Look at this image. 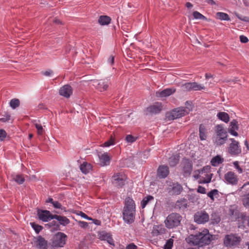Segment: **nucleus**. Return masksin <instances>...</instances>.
Instances as JSON below:
<instances>
[{"label":"nucleus","instance_id":"nucleus-1","mask_svg":"<svg viewBox=\"0 0 249 249\" xmlns=\"http://www.w3.org/2000/svg\"><path fill=\"white\" fill-rule=\"evenodd\" d=\"M212 240V235L206 229L195 234H190L186 238V241L189 244L199 247L209 245Z\"/></svg>","mask_w":249,"mask_h":249},{"label":"nucleus","instance_id":"nucleus-2","mask_svg":"<svg viewBox=\"0 0 249 249\" xmlns=\"http://www.w3.org/2000/svg\"><path fill=\"white\" fill-rule=\"evenodd\" d=\"M136 215V204L133 199L126 197L124 200V206L122 210L123 219L127 224L134 222Z\"/></svg>","mask_w":249,"mask_h":249},{"label":"nucleus","instance_id":"nucleus-3","mask_svg":"<svg viewBox=\"0 0 249 249\" xmlns=\"http://www.w3.org/2000/svg\"><path fill=\"white\" fill-rule=\"evenodd\" d=\"M215 132L216 138L215 143L217 146L224 144L228 140V131L224 128L223 124H217L215 126Z\"/></svg>","mask_w":249,"mask_h":249},{"label":"nucleus","instance_id":"nucleus-4","mask_svg":"<svg viewBox=\"0 0 249 249\" xmlns=\"http://www.w3.org/2000/svg\"><path fill=\"white\" fill-rule=\"evenodd\" d=\"M181 220L182 217L179 213H172L167 216L164 224L167 229H173L180 225Z\"/></svg>","mask_w":249,"mask_h":249},{"label":"nucleus","instance_id":"nucleus-5","mask_svg":"<svg viewBox=\"0 0 249 249\" xmlns=\"http://www.w3.org/2000/svg\"><path fill=\"white\" fill-rule=\"evenodd\" d=\"M111 76H108L102 79H95L91 80L93 86L100 92L107 91L111 84Z\"/></svg>","mask_w":249,"mask_h":249},{"label":"nucleus","instance_id":"nucleus-6","mask_svg":"<svg viewBox=\"0 0 249 249\" xmlns=\"http://www.w3.org/2000/svg\"><path fill=\"white\" fill-rule=\"evenodd\" d=\"M241 241L240 236L236 234L230 233L226 234L223 239L224 245L227 248H232L238 246Z\"/></svg>","mask_w":249,"mask_h":249},{"label":"nucleus","instance_id":"nucleus-7","mask_svg":"<svg viewBox=\"0 0 249 249\" xmlns=\"http://www.w3.org/2000/svg\"><path fill=\"white\" fill-rule=\"evenodd\" d=\"M126 177L121 173H118L112 177V183L117 188H123L127 182Z\"/></svg>","mask_w":249,"mask_h":249},{"label":"nucleus","instance_id":"nucleus-8","mask_svg":"<svg viewBox=\"0 0 249 249\" xmlns=\"http://www.w3.org/2000/svg\"><path fill=\"white\" fill-rule=\"evenodd\" d=\"M231 143L228 147V152L231 156H237L241 153V148L239 142L233 138L229 139Z\"/></svg>","mask_w":249,"mask_h":249},{"label":"nucleus","instance_id":"nucleus-9","mask_svg":"<svg viewBox=\"0 0 249 249\" xmlns=\"http://www.w3.org/2000/svg\"><path fill=\"white\" fill-rule=\"evenodd\" d=\"M67 236L62 232H58L52 239V245L55 247H62L66 243Z\"/></svg>","mask_w":249,"mask_h":249},{"label":"nucleus","instance_id":"nucleus-10","mask_svg":"<svg viewBox=\"0 0 249 249\" xmlns=\"http://www.w3.org/2000/svg\"><path fill=\"white\" fill-rule=\"evenodd\" d=\"M183 175L186 177L189 176L193 171V162L189 159L184 158L182 162Z\"/></svg>","mask_w":249,"mask_h":249},{"label":"nucleus","instance_id":"nucleus-11","mask_svg":"<svg viewBox=\"0 0 249 249\" xmlns=\"http://www.w3.org/2000/svg\"><path fill=\"white\" fill-rule=\"evenodd\" d=\"M183 190L182 186L178 182H171L168 188V193L172 196L179 195Z\"/></svg>","mask_w":249,"mask_h":249},{"label":"nucleus","instance_id":"nucleus-12","mask_svg":"<svg viewBox=\"0 0 249 249\" xmlns=\"http://www.w3.org/2000/svg\"><path fill=\"white\" fill-rule=\"evenodd\" d=\"M162 109V104L160 102H155L152 105L147 107L145 109L146 115L147 114H157L160 112Z\"/></svg>","mask_w":249,"mask_h":249},{"label":"nucleus","instance_id":"nucleus-13","mask_svg":"<svg viewBox=\"0 0 249 249\" xmlns=\"http://www.w3.org/2000/svg\"><path fill=\"white\" fill-rule=\"evenodd\" d=\"M194 220L197 224H204L209 221V215L205 211L198 212L194 215Z\"/></svg>","mask_w":249,"mask_h":249},{"label":"nucleus","instance_id":"nucleus-14","mask_svg":"<svg viewBox=\"0 0 249 249\" xmlns=\"http://www.w3.org/2000/svg\"><path fill=\"white\" fill-rule=\"evenodd\" d=\"M224 177L227 184L235 186L238 184V178L236 175L232 171H228L224 175Z\"/></svg>","mask_w":249,"mask_h":249},{"label":"nucleus","instance_id":"nucleus-15","mask_svg":"<svg viewBox=\"0 0 249 249\" xmlns=\"http://www.w3.org/2000/svg\"><path fill=\"white\" fill-rule=\"evenodd\" d=\"M183 87L186 91L201 90L205 89V87L203 85L199 84L196 82L185 83L183 84Z\"/></svg>","mask_w":249,"mask_h":249},{"label":"nucleus","instance_id":"nucleus-16","mask_svg":"<svg viewBox=\"0 0 249 249\" xmlns=\"http://www.w3.org/2000/svg\"><path fill=\"white\" fill-rule=\"evenodd\" d=\"M37 215L38 219L43 222H48L53 217V215L48 210H38Z\"/></svg>","mask_w":249,"mask_h":249},{"label":"nucleus","instance_id":"nucleus-17","mask_svg":"<svg viewBox=\"0 0 249 249\" xmlns=\"http://www.w3.org/2000/svg\"><path fill=\"white\" fill-rule=\"evenodd\" d=\"M187 114V112L185 111V107H179L173 109L170 112V115L172 120L181 118Z\"/></svg>","mask_w":249,"mask_h":249},{"label":"nucleus","instance_id":"nucleus-18","mask_svg":"<svg viewBox=\"0 0 249 249\" xmlns=\"http://www.w3.org/2000/svg\"><path fill=\"white\" fill-rule=\"evenodd\" d=\"M170 173L169 168L167 165H160L157 171V175L158 177L160 179L166 178Z\"/></svg>","mask_w":249,"mask_h":249},{"label":"nucleus","instance_id":"nucleus-19","mask_svg":"<svg viewBox=\"0 0 249 249\" xmlns=\"http://www.w3.org/2000/svg\"><path fill=\"white\" fill-rule=\"evenodd\" d=\"M176 89L174 88H166L161 91H157L155 93V95L156 97L162 99L173 94L176 92Z\"/></svg>","mask_w":249,"mask_h":249},{"label":"nucleus","instance_id":"nucleus-20","mask_svg":"<svg viewBox=\"0 0 249 249\" xmlns=\"http://www.w3.org/2000/svg\"><path fill=\"white\" fill-rule=\"evenodd\" d=\"M239 129V124L237 121L235 119L232 120L230 123V127L228 129V132L231 135L237 137L238 135L236 132Z\"/></svg>","mask_w":249,"mask_h":249},{"label":"nucleus","instance_id":"nucleus-21","mask_svg":"<svg viewBox=\"0 0 249 249\" xmlns=\"http://www.w3.org/2000/svg\"><path fill=\"white\" fill-rule=\"evenodd\" d=\"M99 239L102 241H106L109 245L114 246V243L112 235L110 233L102 231L98 234Z\"/></svg>","mask_w":249,"mask_h":249},{"label":"nucleus","instance_id":"nucleus-22","mask_svg":"<svg viewBox=\"0 0 249 249\" xmlns=\"http://www.w3.org/2000/svg\"><path fill=\"white\" fill-rule=\"evenodd\" d=\"M166 231L163 225H156L153 226L151 233L153 236H158L164 234Z\"/></svg>","mask_w":249,"mask_h":249},{"label":"nucleus","instance_id":"nucleus-23","mask_svg":"<svg viewBox=\"0 0 249 249\" xmlns=\"http://www.w3.org/2000/svg\"><path fill=\"white\" fill-rule=\"evenodd\" d=\"M59 93L61 96H64L65 98H69L72 93L71 87L68 85H65L60 88L59 90Z\"/></svg>","mask_w":249,"mask_h":249},{"label":"nucleus","instance_id":"nucleus-24","mask_svg":"<svg viewBox=\"0 0 249 249\" xmlns=\"http://www.w3.org/2000/svg\"><path fill=\"white\" fill-rule=\"evenodd\" d=\"M36 247L39 249H47V241L41 236H38L35 241Z\"/></svg>","mask_w":249,"mask_h":249},{"label":"nucleus","instance_id":"nucleus-25","mask_svg":"<svg viewBox=\"0 0 249 249\" xmlns=\"http://www.w3.org/2000/svg\"><path fill=\"white\" fill-rule=\"evenodd\" d=\"M79 168L83 174L87 175L91 171L92 166L89 162L83 161L80 164Z\"/></svg>","mask_w":249,"mask_h":249},{"label":"nucleus","instance_id":"nucleus-26","mask_svg":"<svg viewBox=\"0 0 249 249\" xmlns=\"http://www.w3.org/2000/svg\"><path fill=\"white\" fill-rule=\"evenodd\" d=\"M100 164L101 166H105L109 165L110 157L107 153H104L99 156Z\"/></svg>","mask_w":249,"mask_h":249},{"label":"nucleus","instance_id":"nucleus-27","mask_svg":"<svg viewBox=\"0 0 249 249\" xmlns=\"http://www.w3.org/2000/svg\"><path fill=\"white\" fill-rule=\"evenodd\" d=\"M188 200L185 198H181L178 200L175 204V208L179 209L185 210L187 208Z\"/></svg>","mask_w":249,"mask_h":249},{"label":"nucleus","instance_id":"nucleus-28","mask_svg":"<svg viewBox=\"0 0 249 249\" xmlns=\"http://www.w3.org/2000/svg\"><path fill=\"white\" fill-rule=\"evenodd\" d=\"M154 197L151 195H147L146 196L143 197L141 201V207L142 209H144L145 207L149 204L151 201H154Z\"/></svg>","mask_w":249,"mask_h":249},{"label":"nucleus","instance_id":"nucleus-29","mask_svg":"<svg viewBox=\"0 0 249 249\" xmlns=\"http://www.w3.org/2000/svg\"><path fill=\"white\" fill-rule=\"evenodd\" d=\"M53 219L57 220L58 223L63 226L68 224L70 222L69 220L65 216L54 214Z\"/></svg>","mask_w":249,"mask_h":249},{"label":"nucleus","instance_id":"nucleus-30","mask_svg":"<svg viewBox=\"0 0 249 249\" xmlns=\"http://www.w3.org/2000/svg\"><path fill=\"white\" fill-rule=\"evenodd\" d=\"M180 156L178 154H174L171 156L168 160V163L170 167H175L179 161Z\"/></svg>","mask_w":249,"mask_h":249},{"label":"nucleus","instance_id":"nucleus-31","mask_svg":"<svg viewBox=\"0 0 249 249\" xmlns=\"http://www.w3.org/2000/svg\"><path fill=\"white\" fill-rule=\"evenodd\" d=\"M199 135L201 141L205 140L207 138V129L204 124H200L199 126Z\"/></svg>","mask_w":249,"mask_h":249},{"label":"nucleus","instance_id":"nucleus-32","mask_svg":"<svg viewBox=\"0 0 249 249\" xmlns=\"http://www.w3.org/2000/svg\"><path fill=\"white\" fill-rule=\"evenodd\" d=\"M111 18L107 16H101L98 18V23L102 26L107 25L111 22Z\"/></svg>","mask_w":249,"mask_h":249},{"label":"nucleus","instance_id":"nucleus-33","mask_svg":"<svg viewBox=\"0 0 249 249\" xmlns=\"http://www.w3.org/2000/svg\"><path fill=\"white\" fill-rule=\"evenodd\" d=\"M217 117L222 122L227 123L230 121L229 115L225 112H219L217 114Z\"/></svg>","mask_w":249,"mask_h":249},{"label":"nucleus","instance_id":"nucleus-34","mask_svg":"<svg viewBox=\"0 0 249 249\" xmlns=\"http://www.w3.org/2000/svg\"><path fill=\"white\" fill-rule=\"evenodd\" d=\"M224 161V159L220 155H216L213 157L211 160V165L213 166H217L219 164L222 163Z\"/></svg>","mask_w":249,"mask_h":249},{"label":"nucleus","instance_id":"nucleus-35","mask_svg":"<svg viewBox=\"0 0 249 249\" xmlns=\"http://www.w3.org/2000/svg\"><path fill=\"white\" fill-rule=\"evenodd\" d=\"M216 18L223 21H230L231 18L229 15L227 13L218 12L216 14Z\"/></svg>","mask_w":249,"mask_h":249},{"label":"nucleus","instance_id":"nucleus-36","mask_svg":"<svg viewBox=\"0 0 249 249\" xmlns=\"http://www.w3.org/2000/svg\"><path fill=\"white\" fill-rule=\"evenodd\" d=\"M46 202L47 203H50L52 204L55 208L63 210L61 204L57 201H54L52 198H49L46 200Z\"/></svg>","mask_w":249,"mask_h":249},{"label":"nucleus","instance_id":"nucleus-37","mask_svg":"<svg viewBox=\"0 0 249 249\" xmlns=\"http://www.w3.org/2000/svg\"><path fill=\"white\" fill-rule=\"evenodd\" d=\"M9 105L12 108L15 109L19 106L20 101L17 98L12 99L10 101Z\"/></svg>","mask_w":249,"mask_h":249},{"label":"nucleus","instance_id":"nucleus-38","mask_svg":"<svg viewBox=\"0 0 249 249\" xmlns=\"http://www.w3.org/2000/svg\"><path fill=\"white\" fill-rule=\"evenodd\" d=\"M194 18L196 19H201L203 20H207V18L197 11H194L193 13Z\"/></svg>","mask_w":249,"mask_h":249},{"label":"nucleus","instance_id":"nucleus-39","mask_svg":"<svg viewBox=\"0 0 249 249\" xmlns=\"http://www.w3.org/2000/svg\"><path fill=\"white\" fill-rule=\"evenodd\" d=\"M219 191L217 189L211 190L210 192L207 193V196L212 200H214V196L216 195H218Z\"/></svg>","mask_w":249,"mask_h":249},{"label":"nucleus","instance_id":"nucleus-40","mask_svg":"<svg viewBox=\"0 0 249 249\" xmlns=\"http://www.w3.org/2000/svg\"><path fill=\"white\" fill-rule=\"evenodd\" d=\"M13 179L19 184H22L25 181V179L22 176L20 175H17L14 176L13 178Z\"/></svg>","mask_w":249,"mask_h":249},{"label":"nucleus","instance_id":"nucleus-41","mask_svg":"<svg viewBox=\"0 0 249 249\" xmlns=\"http://www.w3.org/2000/svg\"><path fill=\"white\" fill-rule=\"evenodd\" d=\"M185 111L187 112V114L193 109V105L192 102L190 101H187L185 102Z\"/></svg>","mask_w":249,"mask_h":249},{"label":"nucleus","instance_id":"nucleus-42","mask_svg":"<svg viewBox=\"0 0 249 249\" xmlns=\"http://www.w3.org/2000/svg\"><path fill=\"white\" fill-rule=\"evenodd\" d=\"M30 224L36 233H39V232L43 229L42 226L39 225L35 222L30 223Z\"/></svg>","mask_w":249,"mask_h":249},{"label":"nucleus","instance_id":"nucleus-43","mask_svg":"<svg viewBox=\"0 0 249 249\" xmlns=\"http://www.w3.org/2000/svg\"><path fill=\"white\" fill-rule=\"evenodd\" d=\"M174 240L172 238H170L166 242L163 249H172L173 246Z\"/></svg>","mask_w":249,"mask_h":249},{"label":"nucleus","instance_id":"nucleus-44","mask_svg":"<svg viewBox=\"0 0 249 249\" xmlns=\"http://www.w3.org/2000/svg\"><path fill=\"white\" fill-rule=\"evenodd\" d=\"M242 202L245 207L249 208V193L244 196Z\"/></svg>","mask_w":249,"mask_h":249},{"label":"nucleus","instance_id":"nucleus-45","mask_svg":"<svg viewBox=\"0 0 249 249\" xmlns=\"http://www.w3.org/2000/svg\"><path fill=\"white\" fill-rule=\"evenodd\" d=\"M137 138L133 136L132 135H127L125 137L126 141L128 142L132 143L135 142L137 140Z\"/></svg>","mask_w":249,"mask_h":249},{"label":"nucleus","instance_id":"nucleus-46","mask_svg":"<svg viewBox=\"0 0 249 249\" xmlns=\"http://www.w3.org/2000/svg\"><path fill=\"white\" fill-rule=\"evenodd\" d=\"M3 117L0 118V121L2 122H6L10 119V114L8 112H4L2 115Z\"/></svg>","mask_w":249,"mask_h":249},{"label":"nucleus","instance_id":"nucleus-47","mask_svg":"<svg viewBox=\"0 0 249 249\" xmlns=\"http://www.w3.org/2000/svg\"><path fill=\"white\" fill-rule=\"evenodd\" d=\"M36 128L37 130V134L39 135H43L44 130L42 126L40 124H35Z\"/></svg>","mask_w":249,"mask_h":249},{"label":"nucleus","instance_id":"nucleus-48","mask_svg":"<svg viewBox=\"0 0 249 249\" xmlns=\"http://www.w3.org/2000/svg\"><path fill=\"white\" fill-rule=\"evenodd\" d=\"M234 167L238 170L239 174H242L243 172V169L240 167L239 165L238 161H235L233 162Z\"/></svg>","mask_w":249,"mask_h":249},{"label":"nucleus","instance_id":"nucleus-49","mask_svg":"<svg viewBox=\"0 0 249 249\" xmlns=\"http://www.w3.org/2000/svg\"><path fill=\"white\" fill-rule=\"evenodd\" d=\"M114 144L115 143L114 141L112 139H111L104 142V146L108 147L111 145H114Z\"/></svg>","mask_w":249,"mask_h":249},{"label":"nucleus","instance_id":"nucleus-50","mask_svg":"<svg viewBox=\"0 0 249 249\" xmlns=\"http://www.w3.org/2000/svg\"><path fill=\"white\" fill-rule=\"evenodd\" d=\"M79 216H81L82 218L87 219L89 220H92V218L89 217L86 213L82 211H79Z\"/></svg>","mask_w":249,"mask_h":249},{"label":"nucleus","instance_id":"nucleus-51","mask_svg":"<svg viewBox=\"0 0 249 249\" xmlns=\"http://www.w3.org/2000/svg\"><path fill=\"white\" fill-rule=\"evenodd\" d=\"M7 136L6 131L3 129L0 130V141H3Z\"/></svg>","mask_w":249,"mask_h":249},{"label":"nucleus","instance_id":"nucleus-52","mask_svg":"<svg viewBox=\"0 0 249 249\" xmlns=\"http://www.w3.org/2000/svg\"><path fill=\"white\" fill-rule=\"evenodd\" d=\"M212 174L207 175V178L206 179H204L202 181L201 183L204 184H207L211 182L212 180Z\"/></svg>","mask_w":249,"mask_h":249},{"label":"nucleus","instance_id":"nucleus-53","mask_svg":"<svg viewBox=\"0 0 249 249\" xmlns=\"http://www.w3.org/2000/svg\"><path fill=\"white\" fill-rule=\"evenodd\" d=\"M197 192L198 193L201 194H205L206 193V189L204 187L202 186H198L197 190Z\"/></svg>","mask_w":249,"mask_h":249},{"label":"nucleus","instance_id":"nucleus-54","mask_svg":"<svg viewBox=\"0 0 249 249\" xmlns=\"http://www.w3.org/2000/svg\"><path fill=\"white\" fill-rule=\"evenodd\" d=\"M239 38L240 42L243 43H246L249 41L248 38L244 35L240 36Z\"/></svg>","mask_w":249,"mask_h":249},{"label":"nucleus","instance_id":"nucleus-55","mask_svg":"<svg viewBox=\"0 0 249 249\" xmlns=\"http://www.w3.org/2000/svg\"><path fill=\"white\" fill-rule=\"evenodd\" d=\"M88 225L89 223L87 222L79 221V226L82 228L86 229L88 227Z\"/></svg>","mask_w":249,"mask_h":249},{"label":"nucleus","instance_id":"nucleus-56","mask_svg":"<svg viewBox=\"0 0 249 249\" xmlns=\"http://www.w3.org/2000/svg\"><path fill=\"white\" fill-rule=\"evenodd\" d=\"M138 249L137 246L133 243L128 244L126 246V248H125V249Z\"/></svg>","mask_w":249,"mask_h":249},{"label":"nucleus","instance_id":"nucleus-57","mask_svg":"<svg viewBox=\"0 0 249 249\" xmlns=\"http://www.w3.org/2000/svg\"><path fill=\"white\" fill-rule=\"evenodd\" d=\"M211 221H212V223L213 224H218L220 221V218L219 216H217L215 218H212L211 219Z\"/></svg>","mask_w":249,"mask_h":249},{"label":"nucleus","instance_id":"nucleus-58","mask_svg":"<svg viewBox=\"0 0 249 249\" xmlns=\"http://www.w3.org/2000/svg\"><path fill=\"white\" fill-rule=\"evenodd\" d=\"M236 16L239 19H240L242 21H245V22H249V18L248 17H246V16L241 17L238 15H237Z\"/></svg>","mask_w":249,"mask_h":249},{"label":"nucleus","instance_id":"nucleus-59","mask_svg":"<svg viewBox=\"0 0 249 249\" xmlns=\"http://www.w3.org/2000/svg\"><path fill=\"white\" fill-rule=\"evenodd\" d=\"M90 220L92 221L91 224H94L95 225L97 226H100L101 224V222L100 220L92 218V220ZM89 224H90V223H89Z\"/></svg>","mask_w":249,"mask_h":249},{"label":"nucleus","instance_id":"nucleus-60","mask_svg":"<svg viewBox=\"0 0 249 249\" xmlns=\"http://www.w3.org/2000/svg\"><path fill=\"white\" fill-rule=\"evenodd\" d=\"M114 57L113 55H110L107 60V63L110 65H112L114 64Z\"/></svg>","mask_w":249,"mask_h":249},{"label":"nucleus","instance_id":"nucleus-61","mask_svg":"<svg viewBox=\"0 0 249 249\" xmlns=\"http://www.w3.org/2000/svg\"><path fill=\"white\" fill-rule=\"evenodd\" d=\"M43 74L46 76H50L53 73V71L51 70L46 71L42 72Z\"/></svg>","mask_w":249,"mask_h":249},{"label":"nucleus","instance_id":"nucleus-62","mask_svg":"<svg viewBox=\"0 0 249 249\" xmlns=\"http://www.w3.org/2000/svg\"><path fill=\"white\" fill-rule=\"evenodd\" d=\"M50 224L52 226H54V227H55L57 228H59V225L58 223V222L54 221V220L51 223H50Z\"/></svg>","mask_w":249,"mask_h":249},{"label":"nucleus","instance_id":"nucleus-63","mask_svg":"<svg viewBox=\"0 0 249 249\" xmlns=\"http://www.w3.org/2000/svg\"><path fill=\"white\" fill-rule=\"evenodd\" d=\"M205 2L211 5H216V3L213 0H205Z\"/></svg>","mask_w":249,"mask_h":249},{"label":"nucleus","instance_id":"nucleus-64","mask_svg":"<svg viewBox=\"0 0 249 249\" xmlns=\"http://www.w3.org/2000/svg\"><path fill=\"white\" fill-rule=\"evenodd\" d=\"M240 218L243 220L242 223L244 224L246 220V216L244 213H242L240 215Z\"/></svg>","mask_w":249,"mask_h":249}]
</instances>
